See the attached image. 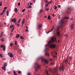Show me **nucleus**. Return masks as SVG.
Here are the masks:
<instances>
[{
    "label": "nucleus",
    "mask_w": 75,
    "mask_h": 75,
    "mask_svg": "<svg viewBox=\"0 0 75 75\" xmlns=\"http://www.w3.org/2000/svg\"><path fill=\"white\" fill-rule=\"evenodd\" d=\"M0 6H2V2H0Z\"/></svg>",
    "instance_id": "obj_25"
},
{
    "label": "nucleus",
    "mask_w": 75,
    "mask_h": 75,
    "mask_svg": "<svg viewBox=\"0 0 75 75\" xmlns=\"http://www.w3.org/2000/svg\"><path fill=\"white\" fill-rule=\"evenodd\" d=\"M2 40H1V41L3 42V41H4V40H3V39L2 38Z\"/></svg>",
    "instance_id": "obj_57"
},
{
    "label": "nucleus",
    "mask_w": 75,
    "mask_h": 75,
    "mask_svg": "<svg viewBox=\"0 0 75 75\" xmlns=\"http://www.w3.org/2000/svg\"><path fill=\"white\" fill-rule=\"evenodd\" d=\"M49 10V8H48L46 9V11H48Z\"/></svg>",
    "instance_id": "obj_51"
},
{
    "label": "nucleus",
    "mask_w": 75,
    "mask_h": 75,
    "mask_svg": "<svg viewBox=\"0 0 75 75\" xmlns=\"http://www.w3.org/2000/svg\"><path fill=\"white\" fill-rule=\"evenodd\" d=\"M52 1H50V3L51 4V3H52Z\"/></svg>",
    "instance_id": "obj_46"
},
{
    "label": "nucleus",
    "mask_w": 75,
    "mask_h": 75,
    "mask_svg": "<svg viewBox=\"0 0 75 75\" xmlns=\"http://www.w3.org/2000/svg\"><path fill=\"white\" fill-rule=\"evenodd\" d=\"M14 28L13 27L12 29V30H14Z\"/></svg>",
    "instance_id": "obj_53"
},
{
    "label": "nucleus",
    "mask_w": 75,
    "mask_h": 75,
    "mask_svg": "<svg viewBox=\"0 0 75 75\" xmlns=\"http://www.w3.org/2000/svg\"><path fill=\"white\" fill-rule=\"evenodd\" d=\"M64 18H65V19H69V17L66 16L64 17Z\"/></svg>",
    "instance_id": "obj_21"
},
{
    "label": "nucleus",
    "mask_w": 75,
    "mask_h": 75,
    "mask_svg": "<svg viewBox=\"0 0 75 75\" xmlns=\"http://www.w3.org/2000/svg\"><path fill=\"white\" fill-rule=\"evenodd\" d=\"M4 13L3 12H2L0 14V16H1L2 15H3V14Z\"/></svg>",
    "instance_id": "obj_32"
},
{
    "label": "nucleus",
    "mask_w": 75,
    "mask_h": 75,
    "mask_svg": "<svg viewBox=\"0 0 75 75\" xmlns=\"http://www.w3.org/2000/svg\"><path fill=\"white\" fill-rule=\"evenodd\" d=\"M57 34L59 36V32H57Z\"/></svg>",
    "instance_id": "obj_30"
},
{
    "label": "nucleus",
    "mask_w": 75,
    "mask_h": 75,
    "mask_svg": "<svg viewBox=\"0 0 75 75\" xmlns=\"http://www.w3.org/2000/svg\"><path fill=\"white\" fill-rule=\"evenodd\" d=\"M65 62H68V60H67V59L66 60Z\"/></svg>",
    "instance_id": "obj_50"
},
{
    "label": "nucleus",
    "mask_w": 75,
    "mask_h": 75,
    "mask_svg": "<svg viewBox=\"0 0 75 75\" xmlns=\"http://www.w3.org/2000/svg\"><path fill=\"white\" fill-rule=\"evenodd\" d=\"M4 25H6V23L5 22H4Z\"/></svg>",
    "instance_id": "obj_58"
},
{
    "label": "nucleus",
    "mask_w": 75,
    "mask_h": 75,
    "mask_svg": "<svg viewBox=\"0 0 75 75\" xmlns=\"http://www.w3.org/2000/svg\"><path fill=\"white\" fill-rule=\"evenodd\" d=\"M15 24H17V25H16L17 26H18V27H19V24H18L17 23H16Z\"/></svg>",
    "instance_id": "obj_26"
},
{
    "label": "nucleus",
    "mask_w": 75,
    "mask_h": 75,
    "mask_svg": "<svg viewBox=\"0 0 75 75\" xmlns=\"http://www.w3.org/2000/svg\"><path fill=\"white\" fill-rule=\"evenodd\" d=\"M65 13H68V10H66L65 11Z\"/></svg>",
    "instance_id": "obj_35"
},
{
    "label": "nucleus",
    "mask_w": 75,
    "mask_h": 75,
    "mask_svg": "<svg viewBox=\"0 0 75 75\" xmlns=\"http://www.w3.org/2000/svg\"><path fill=\"white\" fill-rule=\"evenodd\" d=\"M60 70H62V71H64V67H61V68H60Z\"/></svg>",
    "instance_id": "obj_12"
},
{
    "label": "nucleus",
    "mask_w": 75,
    "mask_h": 75,
    "mask_svg": "<svg viewBox=\"0 0 75 75\" xmlns=\"http://www.w3.org/2000/svg\"><path fill=\"white\" fill-rule=\"evenodd\" d=\"M45 18H47V16H44Z\"/></svg>",
    "instance_id": "obj_60"
},
{
    "label": "nucleus",
    "mask_w": 75,
    "mask_h": 75,
    "mask_svg": "<svg viewBox=\"0 0 75 75\" xmlns=\"http://www.w3.org/2000/svg\"><path fill=\"white\" fill-rule=\"evenodd\" d=\"M55 47H56V45L54 44H52L50 45V48H53V49H54L55 48Z\"/></svg>",
    "instance_id": "obj_6"
},
{
    "label": "nucleus",
    "mask_w": 75,
    "mask_h": 75,
    "mask_svg": "<svg viewBox=\"0 0 75 75\" xmlns=\"http://www.w3.org/2000/svg\"><path fill=\"white\" fill-rule=\"evenodd\" d=\"M48 19H49V20H50V19H51V17H50V16L49 15L48 16Z\"/></svg>",
    "instance_id": "obj_23"
},
{
    "label": "nucleus",
    "mask_w": 75,
    "mask_h": 75,
    "mask_svg": "<svg viewBox=\"0 0 75 75\" xmlns=\"http://www.w3.org/2000/svg\"><path fill=\"white\" fill-rule=\"evenodd\" d=\"M70 27L71 28V30H72V29L74 28V25H73V24H71V25L70 26Z\"/></svg>",
    "instance_id": "obj_8"
},
{
    "label": "nucleus",
    "mask_w": 75,
    "mask_h": 75,
    "mask_svg": "<svg viewBox=\"0 0 75 75\" xmlns=\"http://www.w3.org/2000/svg\"><path fill=\"white\" fill-rule=\"evenodd\" d=\"M28 75H31V74L30 73H28Z\"/></svg>",
    "instance_id": "obj_44"
},
{
    "label": "nucleus",
    "mask_w": 75,
    "mask_h": 75,
    "mask_svg": "<svg viewBox=\"0 0 75 75\" xmlns=\"http://www.w3.org/2000/svg\"><path fill=\"white\" fill-rule=\"evenodd\" d=\"M20 36V35H18V34H17L16 37L15 38H19V37Z\"/></svg>",
    "instance_id": "obj_9"
},
{
    "label": "nucleus",
    "mask_w": 75,
    "mask_h": 75,
    "mask_svg": "<svg viewBox=\"0 0 75 75\" xmlns=\"http://www.w3.org/2000/svg\"><path fill=\"white\" fill-rule=\"evenodd\" d=\"M25 20V19H23L22 21V24H23L24 23V21Z\"/></svg>",
    "instance_id": "obj_16"
},
{
    "label": "nucleus",
    "mask_w": 75,
    "mask_h": 75,
    "mask_svg": "<svg viewBox=\"0 0 75 75\" xmlns=\"http://www.w3.org/2000/svg\"><path fill=\"white\" fill-rule=\"evenodd\" d=\"M10 71H8V74H10Z\"/></svg>",
    "instance_id": "obj_54"
},
{
    "label": "nucleus",
    "mask_w": 75,
    "mask_h": 75,
    "mask_svg": "<svg viewBox=\"0 0 75 75\" xmlns=\"http://www.w3.org/2000/svg\"><path fill=\"white\" fill-rule=\"evenodd\" d=\"M7 64L6 63H5L4 64V67H7Z\"/></svg>",
    "instance_id": "obj_15"
},
{
    "label": "nucleus",
    "mask_w": 75,
    "mask_h": 75,
    "mask_svg": "<svg viewBox=\"0 0 75 75\" xmlns=\"http://www.w3.org/2000/svg\"><path fill=\"white\" fill-rule=\"evenodd\" d=\"M26 28L27 29H28V28L27 26H26Z\"/></svg>",
    "instance_id": "obj_61"
},
{
    "label": "nucleus",
    "mask_w": 75,
    "mask_h": 75,
    "mask_svg": "<svg viewBox=\"0 0 75 75\" xmlns=\"http://www.w3.org/2000/svg\"><path fill=\"white\" fill-rule=\"evenodd\" d=\"M8 55L9 56H10V57L11 58H13L14 57V55L12 53H8Z\"/></svg>",
    "instance_id": "obj_5"
},
{
    "label": "nucleus",
    "mask_w": 75,
    "mask_h": 75,
    "mask_svg": "<svg viewBox=\"0 0 75 75\" xmlns=\"http://www.w3.org/2000/svg\"><path fill=\"white\" fill-rule=\"evenodd\" d=\"M21 21V19H20L18 22V23H20V21Z\"/></svg>",
    "instance_id": "obj_27"
},
{
    "label": "nucleus",
    "mask_w": 75,
    "mask_h": 75,
    "mask_svg": "<svg viewBox=\"0 0 75 75\" xmlns=\"http://www.w3.org/2000/svg\"><path fill=\"white\" fill-rule=\"evenodd\" d=\"M0 56L1 57V58H2V55H1V54H0Z\"/></svg>",
    "instance_id": "obj_56"
},
{
    "label": "nucleus",
    "mask_w": 75,
    "mask_h": 75,
    "mask_svg": "<svg viewBox=\"0 0 75 75\" xmlns=\"http://www.w3.org/2000/svg\"><path fill=\"white\" fill-rule=\"evenodd\" d=\"M38 27H39V29H40V28H41L42 27V25H41V24L39 25Z\"/></svg>",
    "instance_id": "obj_11"
},
{
    "label": "nucleus",
    "mask_w": 75,
    "mask_h": 75,
    "mask_svg": "<svg viewBox=\"0 0 75 75\" xmlns=\"http://www.w3.org/2000/svg\"><path fill=\"white\" fill-rule=\"evenodd\" d=\"M14 21V19H11V22H13V21Z\"/></svg>",
    "instance_id": "obj_48"
},
{
    "label": "nucleus",
    "mask_w": 75,
    "mask_h": 75,
    "mask_svg": "<svg viewBox=\"0 0 75 75\" xmlns=\"http://www.w3.org/2000/svg\"><path fill=\"white\" fill-rule=\"evenodd\" d=\"M18 74H21V71H18Z\"/></svg>",
    "instance_id": "obj_24"
},
{
    "label": "nucleus",
    "mask_w": 75,
    "mask_h": 75,
    "mask_svg": "<svg viewBox=\"0 0 75 75\" xmlns=\"http://www.w3.org/2000/svg\"><path fill=\"white\" fill-rule=\"evenodd\" d=\"M47 4H48H48H50V2H48V3H47Z\"/></svg>",
    "instance_id": "obj_43"
},
{
    "label": "nucleus",
    "mask_w": 75,
    "mask_h": 75,
    "mask_svg": "<svg viewBox=\"0 0 75 75\" xmlns=\"http://www.w3.org/2000/svg\"><path fill=\"white\" fill-rule=\"evenodd\" d=\"M13 43H10V46H11V47H12V45H13Z\"/></svg>",
    "instance_id": "obj_33"
},
{
    "label": "nucleus",
    "mask_w": 75,
    "mask_h": 75,
    "mask_svg": "<svg viewBox=\"0 0 75 75\" xmlns=\"http://www.w3.org/2000/svg\"><path fill=\"white\" fill-rule=\"evenodd\" d=\"M45 72L47 75H50V74H48V71L47 70H46Z\"/></svg>",
    "instance_id": "obj_14"
},
{
    "label": "nucleus",
    "mask_w": 75,
    "mask_h": 75,
    "mask_svg": "<svg viewBox=\"0 0 75 75\" xmlns=\"http://www.w3.org/2000/svg\"><path fill=\"white\" fill-rule=\"evenodd\" d=\"M51 40L48 42V44L45 45V47H47L45 48V55H48V56L49 55V53H48V52L47 51L49 49V47H50V44H52V42H55L56 43L57 42L56 38H51Z\"/></svg>",
    "instance_id": "obj_1"
},
{
    "label": "nucleus",
    "mask_w": 75,
    "mask_h": 75,
    "mask_svg": "<svg viewBox=\"0 0 75 75\" xmlns=\"http://www.w3.org/2000/svg\"><path fill=\"white\" fill-rule=\"evenodd\" d=\"M7 8V7H6L4 8V10H6V9Z\"/></svg>",
    "instance_id": "obj_40"
},
{
    "label": "nucleus",
    "mask_w": 75,
    "mask_h": 75,
    "mask_svg": "<svg viewBox=\"0 0 75 75\" xmlns=\"http://www.w3.org/2000/svg\"><path fill=\"white\" fill-rule=\"evenodd\" d=\"M52 16H55V15H54V14H52Z\"/></svg>",
    "instance_id": "obj_63"
},
{
    "label": "nucleus",
    "mask_w": 75,
    "mask_h": 75,
    "mask_svg": "<svg viewBox=\"0 0 75 75\" xmlns=\"http://www.w3.org/2000/svg\"><path fill=\"white\" fill-rule=\"evenodd\" d=\"M59 24L62 25L63 23H64V18L60 20L59 21Z\"/></svg>",
    "instance_id": "obj_4"
},
{
    "label": "nucleus",
    "mask_w": 75,
    "mask_h": 75,
    "mask_svg": "<svg viewBox=\"0 0 75 75\" xmlns=\"http://www.w3.org/2000/svg\"><path fill=\"white\" fill-rule=\"evenodd\" d=\"M49 70L50 72H52V71H51V69L49 68Z\"/></svg>",
    "instance_id": "obj_29"
},
{
    "label": "nucleus",
    "mask_w": 75,
    "mask_h": 75,
    "mask_svg": "<svg viewBox=\"0 0 75 75\" xmlns=\"http://www.w3.org/2000/svg\"><path fill=\"white\" fill-rule=\"evenodd\" d=\"M53 28H54V27L53 26V28H52V29H51V30L47 32H45V33H47V34H49V33H50L51 31H52V30H53Z\"/></svg>",
    "instance_id": "obj_7"
},
{
    "label": "nucleus",
    "mask_w": 75,
    "mask_h": 75,
    "mask_svg": "<svg viewBox=\"0 0 75 75\" xmlns=\"http://www.w3.org/2000/svg\"><path fill=\"white\" fill-rule=\"evenodd\" d=\"M31 8V6L30 5H29V8Z\"/></svg>",
    "instance_id": "obj_37"
},
{
    "label": "nucleus",
    "mask_w": 75,
    "mask_h": 75,
    "mask_svg": "<svg viewBox=\"0 0 75 75\" xmlns=\"http://www.w3.org/2000/svg\"><path fill=\"white\" fill-rule=\"evenodd\" d=\"M15 45H17V41H15Z\"/></svg>",
    "instance_id": "obj_39"
},
{
    "label": "nucleus",
    "mask_w": 75,
    "mask_h": 75,
    "mask_svg": "<svg viewBox=\"0 0 75 75\" xmlns=\"http://www.w3.org/2000/svg\"><path fill=\"white\" fill-rule=\"evenodd\" d=\"M58 7H59V8H60L61 7V5H59Z\"/></svg>",
    "instance_id": "obj_55"
},
{
    "label": "nucleus",
    "mask_w": 75,
    "mask_h": 75,
    "mask_svg": "<svg viewBox=\"0 0 75 75\" xmlns=\"http://www.w3.org/2000/svg\"><path fill=\"white\" fill-rule=\"evenodd\" d=\"M46 1V3H47L48 2V1L47 0H46V1Z\"/></svg>",
    "instance_id": "obj_49"
},
{
    "label": "nucleus",
    "mask_w": 75,
    "mask_h": 75,
    "mask_svg": "<svg viewBox=\"0 0 75 75\" xmlns=\"http://www.w3.org/2000/svg\"><path fill=\"white\" fill-rule=\"evenodd\" d=\"M53 57H54V58H55V57H56V56H54V55H53Z\"/></svg>",
    "instance_id": "obj_62"
},
{
    "label": "nucleus",
    "mask_w": 75,
    "mask_h": 75,
    "mask_svg": "<svg viewBox=\"0 0 75 75\" xmlns=\"http://www.w3.org/2000/svg\"><path fill=\"white\" fill-rule=\"evenodd\" d=\"M5 11H6V10L4 9L3 11H2V12H3V13H4L5 12Z\"/></svg>",
    "instance_id": "obj_47"
},
{
    "label": "nucleus",
    "mask_w": 75,
    "mask_h": 75,
    "mask_svg": "<svg viewBox=\"0 0 75 75\" xmlns=\"http://www.w3.org/2000/svg\"><path fill=\"white\" fill-rule=\"evenodd\" d=\"M24 11H25V9H24L22 10V12L23 13H24Z\"/></svg>",
    "instance_id": "obj_31"
},
{
    "label": "nucleus",
    "mask_w": 75,
    "mask_h": 75,
    "mask_svg": "<svg viewBox=\"0 0 75 75\" xmlns=\"http://www.w3.org/2000/svg\"><path fill=\"white\" fill-rule=\"evenodd\" d=\"M16 20H15L13 21V23H16Z\"/></svg>",
    "instance_id": "obj_64"
},
{
    "label": "nucleus",
    "mask_w": 75,
    "mask_h": 75,
    "mask_svg": "<svg viewBox=\"0 0 75 75\" xmlns=\"http://www.w3.org/2000/svg\"><path fill=\"white\" fill-rule=\"evenodd\" d=\"M54 9H55V10H57V7H55L54 8Z\"/></svg>",
    "instance_id": "obj_42"
},
{
    "label": "nucleus",
    "mask_w": 75,
    "mask_h": 75,
    "mask_svg": "<svg viewBox=\"0 0 75 75\" xmlns=\"http://www.w3.org/2000/svg\"><path fill=\"white\" fill-rule=\"evenodd\" d=\"M30 5H33V4L31 2H30Z\"/></svg>",
    "instance_id": "obj_45"
},
{
    "label": "nucleus",
    "mask_w": 75,
    "mask_h": 75,
    "mask_svg": "<svg viewBox=\"0 0 75 75\" xmlns=\"http://www.w3.org/2000/svg\"><path fill=\"white\" fill-rule=\"evenodd\" d=\"M41 59L42 61H44L45 63H46V64H48V61H47V60L44 59L43 57H39L37 59V60H39V59Z\"/></svg>",
    "instance_id": "obj_3"
},
{
    "label": "nucleus",
    "mask_w": 75,
    "mask_h": 75,
    "mask_svg": "<svg viewBox=\"0 0 75 75\" xmlns=\"http://www.w3.org/2000/svg\"><path fill=\"white\" fill-rule=\"evenodd\" d=\"M26 32H28L29 30L28 29H26Z\"/></svg>",
    "instance_id": "obj_38"
},
{
    "label": "nucleus",
    "mask_w": 75,
    "mask_h": 75,
    "mask_svg": "<svg viewBox=\"0 0 75 75\" xmlns=\"http://www.w3.org/2000/svg\"><path fill=\"white\" fill-rule=\"evenodd\" d=\"M13 74H14V75H17V74L16 73V72H15V71H13Z\"/></svg>",
    "instance_id": "obj_20"
},
{
    "label": "nucleus",
    "mask_w": 75,
    "mask_h": 75,
    "mask_svg": "<svg viewBox=\"0 0 75 75\" xmlns=\"http://www.w3.org/2000/svg\"><path fill=\"white\" fill-rule=\"evenodd\" d=\"M14 11L16 12V13H17V11H18L17 10V8H16L14 10Z\"/></svg>",
    "instance_id": "obj_13"
},
{
    "label": "nucleus",
    "mask_w": 75,
    "mask_h": 75,
    "mask_svg": "<svg viewBox=\"0 0 75 75\" xmlns=\"http://www.w3.org/2000/svg\"><path fill=\"white\" fill-rule=\"evenodd\" d=\"M18 6H20V3H18Z\"/></svg>",
    "instance_id": "obj_41"
},
{
    "label": "nucleus",
    "mask_w": 75,
    "mask_h": 75,
    "mask_svg": "<svg viewBox=\"0 0 75 75\" xmlns=\"http://www.w3.org/2000/svg\"><path fill=\"white\" fill-rule=\"evenodd\" d=\"M4 45H2L0 46L1 48H4V47H5Z\"/></svg>",
    "instance_id": "obj_22"
},
{
    "label": "nucleus",
    "mask_w": 75,
    "mask_h": 75,
    "mask_svg": "<svg viewBox=\"0 0 75 75\" xmlns=\"http://www.w3.org/2000/svg\"><path fill=\"white\" fill-rule=\"evenodd\" d=\"M48 4H46V5H45V6H46V7H48Z\"/></svg>",
    "instance_id": "obj_52"
},
{
    "label": "nucleus",
    "mask_w": 75,
    "mask_h": 75,
    "mask_svg": "<svg viewBox=\"0 0 75 75\" xmlns=\"http://www.w3.org/2000/svg\"><path fill=\"white\" fill-rule=\"evenodd\" d=\"M35 65V68L36 69H35V71H36V69H39L40 68V65H39V64L37 62H36Z\"/></svg>",
    "instance_id": "obj_2"
},
{
    "label": "nucleus",
    "mask_w": 75,
    "mask_h": 75,
    "mask_svg": "<svg viewBox=\"0 0 75 75\" xmlns=\"http://www.w3.org/2000/svg\"><path fill=\"white\" fill-rule=\"evenodd\" d=\"M3 50L4 51H6V47H5V46H4V47H3Z\"/></svg>",
    "instance_id": "obj_17"
},
{
    "label": "nucleus",
    "mask_w": 75,
    "mask_h": 75,
    "mask_svg": "<svg viewBox=\"0 0 75 75\" xmlns=\"http://www.w3.org/2000/svg\"><path fill=\"white\" fill-rule=\"evenodd\" d=\"M50 65H54V63H51Z\"/></svg>",
    "instance_id": "obj_36"
},
{
    "label": "nucleus",
    "mask_w": 75,
    "mask_h": 75,
    "mask_svg": "<svg viewBox=\"0 0 75 75\" xmlns=\"http://www.w3.org/2000/svg\"><path fill=\"white\" fill-rule=\"evenodd\" d=\"M20 38L21 39H23V36H21Z\"/></svg>",
    "instance_id": "obj_34"
},
{
    "label": "nucleus",
    "mask_w": 75,
    "mask_h": 75,
    "mask_svg": "<svg viewBox=\"0 0 75 75\" xmlns=\"http://www.w3.org/2000/svg\"><path fill=\"white\" fill-rule=\"evenodd\" d=\"M2 69H3V70H4V71H6V67H4V66H3L2 67Z\"/></svg>",
    "instance_id": "obj_10"
},
{
    "label": "nucleus",
    "mask_w": 75,
    "mask_h": 75,
    "mask_svg": "<svg viewBox=\"0 0 75 75\" xmlns=\"http://www.w3.org/2000/svg\"><path fill=\"white\" fill-rule=\"evenodd\" d=\"M4 33V32H2L1 33V34H3Z\"/></svg>",
    "instance_id": "obj_59"
},
{
    "label": "nucleus",
    "mask_w": 75,
    "mask_h": 75,
    "mask_svg": "<svg viewBox=\"0 0 75 75\" xmlns=\"http://www.w3.org/2000/svg\"><path fill=\"white\" fill-rule=\"evenodd\" d=\"M14 27V25H11L10 26V28L11 29L13 28Z\"/></svg>",
    "instance_id": "obj_18"
},
{
    "label": "nucleus",
    "mask_w": 75,
    "mask_h": 75,
    "mask_svg": "<svg viewBox=\"0 0 75 75\" xmlns=\"http://www.w3.org/2000/svg\"><path fill=\"white\" fill-rule=\"evenodd\" d=\"M40 13H42V9H41L40 11Z\"/></svg>",
    "instance_id": "obj_28"
},
{
    "label": "nucleus",
    "mask_w": 75,
    "mask_h": 75,
    "mask_svg": "<svg viewBox=\"0 0 75 75\" xmlns=\"http://www.w3.org/2000/svg\"><path fill=\"white\" fill-rule=\"evenodd\" d=\"M9 13V11H8L7 12V16H8V13Z\"/></svg>",
    "instance_id": "obj_19"
}]
</instances>
